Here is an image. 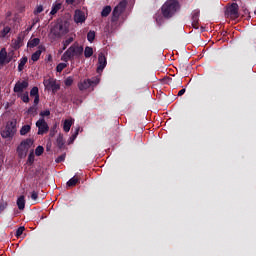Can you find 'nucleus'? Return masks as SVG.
Wrapping results in <instances>:
<instances>
[{
    "mask_svg": "<svg viewBox=\"0 0 256 256\" xmlns=\"http://www.w3.org/2000/svg\"><path fill=\"white\" fill-rule=\"evenodd\" d=\"M31 97H39V88L33 87L30 91Z\"/></svg>",
    "mask_w": 256,
    "mask_h": 256,
    "instance_id": "31",
    "label": "nucleus"
},
{
    "mask_svg": "<svg viewBox=\"0 0 256 256\" xmlns=\"http://www.w3.org/2000/svg\"><path fill=\"white\" fill-rule=\"evenodd\" d=\"M24 231H25V227L23 226L19 227L16 231V237H21Z\"/></svg>",
    "mask_w": 256,
    "mask_h": 256,
    "instance_id": "37",
    "label": "nucleus"
},
{
    "mask_svg": "<svg viewBox=\"0 0 256 256\" xmlns=\"http://www.w3.org/2000/svg\"><path fill=\"white\" fill-rule=\"evenodd\" d=\"M74 41L73 37L66 38V40L63 41V51L69 47L70 43Z\"/></svg>",
    "mask_w": 256,
    "mask_h": 256,
    "instance_id": "26",
    "label": "nucleus"
},
{
    "mask_svg": "<svg viewBox=\"0 0 256 256\" xmlns=\"http://www.w3.org/2000/svg\"><path fill=\"white\" fill-rule=\"evenodd\" d=\"M39 13H43L42 5L37 6L36 9L34 10V15H39Z\"/></svg>",
    "mask_w": 256,
    "mask_h": 256,
    "instance_id": "38",
    "label": "nucleus"
},
{
    "mask_svg": "<svg viewBox=\"0 0 256 256\" xmlns=\"http://www.w3.org/2000/svg\"><path fill=\"white\" fill-rule=\"evenodd\" d=\"M67 67V63H59L56 67V71L58 73H61V71H63V69H65Z\"/></svg>",
    "mask_w": 256,
    "mask_h": 256,
    "instance_id": "33",
    "label": "nucleus"
},
{
    "mask_svg": "<svg viewBox=\"0 0 256 256\" xmlns=\"http://www.w3.org/2000/svg\"><path fill=\"white\" fill-rule=\"evenodd\" d=\"M182 95H185V88L181 89V90L178 92V97H181Z\"/></svg>",
    "mask_w": 256,
    "mask_h": 256,
    "instance_id": "46",
    "label": "nucleus"
},
{
    "mask_svg": "<svg viewBox=\"0 0 256 256\" xmlns=\"http://www.w3.org/2000/svg\"><path fill=\"white\" fill-rule=\"evenodd\" d=\"M66 87H71L73 85V77L69 76L64 81Z\"/></svg>",
    "mask_w": 256,
    "mask_h": 256,
    "instance_id": "34",
    "label": "nucleus"
},
{
    "mask_svg": "<svg viewBox=\"0 0 256 256\" xmlns=\"http://www.w3.org/2000/svg\"><path fill=\"white\" fill-rule=\"evenodd\" d=\"M56 163H63V161H65V154L59 156L58 158H56Z\"/></svg>",
    "mask_w": 256,
    "mask_h": 256,
    "instance_id": "43",
    "label": "nucleus"
},
{
    "mask_svg": "<svg viewBox=\"0 0 256 256\" xmlns=\"http://www.w3.org/2000/svg\"><path fill=\"white\" fill-rule=\"evenodd\" d=\"M43 83L45 89H47L48 91H53L54 93H57V91L61 89V85H59V83H57V80H55L54 78L45 79Z\"/></svg>",
    "mask_w": 256,
    "mask_h": 256,
    "instance_id": "7",
    "label": "nucleus"
},
{
    "mask_svg": "<svg viewBox=\"0 0 256 256\" xmlns=\"http://www.w3.org/2000/svg\"><path fill=\"white\" fill-rule=\"evenodd\" d=\"M59 9H61V4H56L52 7V10L50 12V15H55L57 13V11H59Z\"/></svg>",
    "mask_w": 256,
    "mask_h": 256,
    "instance_id": "32",
    "label": "nucleus"
},
{
    "mask_svg": "<svg viewBox=\"0 0 256 256\" xmlns=\"http://www.w3.org/2000/svg\"><path fill=\"white\" fill-rule=\"evenodd\" d=\"M155 20L158 25H161V23H163V16H161V14H158L155 16Z\"/></svg>",
    "mask_w": 256,
    "mask_h": 256,
    "instance_id": "39",
    "label": "nucleus"
},
{
    "mask_svg": "<svg viewBox=\"0 0 256 256\" xmlns=\"http://www.w3.org/2000/svg\"><path fill=\"white\" fill-rule=\"evenodd\" d=\"M21 100L23 101V103H29V93H23L21 94Z\"/></svg>",
    "mask_w": 256,
    "mask_h": 256,
    "instance_id": "36",
    "label": "nucleus"
},
{
    "mask_svg": "<svg viewBox=\"0 0 256 256\" xmlns=\"http://www.w3.org/2000/svg\"><path fill=\"white\" fill-rule=\"evenodd\" d=\"M69 33V27L65 23H57L55 24L48 35L51 41H57V39H61L63 35H67Z\"/></svg>",
    "mask_w": 256,
    "mask_h": 256,
    "instance_id": "2",
    "label": "nucleus"
},
{
    "mask_svg": "<svg viewBox=\"0 0 256 256\" xmlns=\"http://www.w3.org/2000/svg\"><path fill=\"white\" fill-rule=\"evenodd\" d=\"M199 10H194L192 12V26L194 29H199Z\"/></svg>",
    "mask_w": 256,
    "mask_h": 256,
    "instance_id": "15",
    "label": "nucleus"
},
{
    "mask_svg": "<svg viewBox=\"0 0 256 256\" xmlns=\"http://www.w3.org/2000/svg\"><path fill=\"white\" fill-rule=\"evenodd\" d=\"M27 64V57H23L20 59L19 65H18V71H23L25 69V65Z\"/></svg>",
    "mask_w": 256,
    "mask_h": 256,
    "instance_id": "22",
    "label": "nucleus"
},
{
    "mask_svg": "<svg viewBox=\"0 0 256 256\" xmlns=\"http://www.w3.org/2000/svg\"><path fill=\"white\" fill-rule=\"evenodd\" d=\"M29 163H33L35 161V153L31 152L28 156Z\"/></svg>",
    "mask_w": 256,
    "mask_h": 256,
    "instance_id": "42",
    "label": "nucleus"
},
{
    "mask_svg": "<svg viewBox=\"0 0 256 256\" xmlns=\"http://www.w3.org/2000/svg\"><path fill=\"white\" fill-rule=\"evenodd\" d=\"M7 63H11V58L7 56V50L2 48L0 51V67L7 65Z\"/></svg>",
    "mask_w": 256,
    "mask_h": 256,
    "instance_id": "13",
    "label": "nucleus"
},
{
    "mask_svg": "<svg viewBox=\"0 0 256 256\" xmlns=\"http://www.w3.org/2000/svg\"><path fill=\"white\" fill-rule=\"evenodd\" d=\"M34 107H37V105H39V96H35L34 98Z\"/></svg>",
    "mask_w": 256,
    "mask_h": 256,
    "instance_id": "45",
    "label": "nucleus"
},
{
    "mask_svg": "<svg viewBox=\"0 0 256 256\" xmlns=\"http://www.w3.org/2000/svg\"><path fill=\"white\" fill-rule=\"evenodd\" d=\"M10 32H11V28L9 26L4 27L3 30L0 31L1 39H4V37H7L8 33Z\"/></svg>",
    "mask_w": 256,
    "mask_h": 256,
    "instance_id": "24",
    "label": "nucleus"
},
{
    "mask_svg": "<svg viewBox=\"0 0 256 256\" xmlns=\"http://www.w3.org/2000/svg\"><path fill=\"white\" fill-rule=\"evenodd\" d=\"M81 130V127H77L75 130V133H77V135H79V131Z\"/></svg>",
    "mask_w": 256,
    "mask_h": 256,
    "instance_id": "48",
    "label": "nucleus"
},
{
    "mask_svg": "<svg viewBox=\"0 0 256 256\" xmlns=\"http://www.w3.org/2000/svg\"><path fill=\"white\" fill-rule=\"evenodd\" d=\"M33 25L32 26H30V27H28L27 29H26V31H27V33H29V31H31V29H33Z\"/></svg>",
    "mask_w": 256,
    "mask_h": 256,
    "instance_id": "49",
    "label": "nucleus"
},
{
    "mask_svg": "<svg viewBox=\"0 0 256 256\" xmlns=\"http://www.w3.org/2000/svg\"><path fill=\"white\" fill-rule=\"evenodd\" d=\"M66 3L68 5H73V3H75V0H66Z\"/></svg>",
    "mask_w": 256,
    "mask_h": 256,
    "instance_id": "47",
    "label": "nucleus"
},
{
    "mask_svg": "<svg viewBox=\"0 0 256 256\" xmlns=\"http://www.w3.org/2000/svg\"><path fill=\"white\" fill-rule=\"evenodd\" d=\"M73 123H75V119L73 118L66 119L63 123V131H65V133H69V131H71V127L73 126Z\"/></svg>",
    "mask_w": 256,
    "mask_h": 256,
    "instance_id": "16",
    "label": "nucleus"
},
{
    "mask_svg": "<svg viewBox=\"0 0 256 256\" xmlns=\"http://www.w3.org/2000/svg\"><path fill=\"white\" fill-rule=\"evenodd\" d=\"M107 67V57L103 52L98 54V66H97V73H103V69Z\"/></svg>",
    "mask_w": 256,
    "mask_h": 256,
    "instance_id": "12",
    "label": "nucleus"
},
{
    "mask_svg": "<svg viewBox=\"0 0 256 256\" xmlns=\"http://www.w3.org/2000/svg\"><path fill=\"white\" fill-rule=\"evenodd\" d=\"M179 9V2H177L176 0H168L162 6L163 17H165L166 19H171V17H173V15H175V13L179 11Z\"/></svg>",
    "mask_w": 256,
    "mask_h": 256,
    "instance_id": "3",
    "label": "nucleus"
},
{
    "mask_svg": "<svg viewBox=\"0 0 256 256\" xmlns=\"http://www.w3.org/2000/svg\"><path fill=\"white\" fill-rule=\"evenodd\" d=\"M93 56V48L87 46L84 50V57H86V59H89V57Z\"/></svg>",
    "mask_w": 256,
    "mask_h": 256,
    "instance_id": "23",
    "label": "nucleus"
},
{
    "mask_svg": "<svg viewBox=\"0 0 256 256\" xmlns=\"http://www.w3.org/2000/svg\"><path fill=\"white\" fill-rule=\"evenodd\" d=\"M36 127L38 128V135H45V133L49 132V125L43 118L36 122Z\"/></svg>",
    "mask_w": 256,
    "mask_h": 256,
    "instance_id": "10",
    "label": "nucleus"
},
{
    "mask_svg": "<svg viewBox=\"0 0 256 256\" xmlns=\"http://www.w3.org/2000/svg\"><path fill=\"white\" fill-rule=\"evenodd\" d=\"M27 87H29V81L19 80L16 82L13 91L14 93L21 94L23 91H25V89H27Z\"/></svg>",
    "mask_w": 256,
    "mask_h": 256,
    "instance_id": "11",
    "label": "nucleus"
},
{
    "mask_svg": "<svg viewBox=\"0 0 256 256\" xmlns=\"http://www.w3.org/2000/svg\"><path fill=\"white\" fill-rule=\"evenodd\" d=\"M81 55H83V46L75 42L64 52L61 60L67 63V61H71V59H79Z\"/></svg>",
    "mask_w": 256,
    "mask_h": 256,
    "instance_id": "1",
    "label": "nucleus"
},
{
    "mask_svg": "<svg viewBox=\"0 0 256 256\" xmlns=\"http://www.w3.org/2000/svg\"><path fill=\"white\" fill-rule=\"evenodd\" d=\"M38 197H39V194L37 192L33 191L31 194V199L33 201H37Z\"/></svg>",
    "mask_w": 256,
    "mask_h": 256,
    "instance_id": "44",
    "label": "nucleus"
},
{
    "mask_svg": "<svg viewBox=\"0 0 256 256\" xmlns=\"http://www.w3.org/2000/svg\"><path fill=\"white\" fill-rule=\"evenodd\" d=\"M109 13H111V6H105L101 12L102 17H108Z\"/></svg>",
    "mask_w": 256,
    "mask_h": 256,
    "instance_id": "27",
    "label": "nucleus"
},
{
    "mask_svg": "<svg viewBox=\"0 0 256 256\" xmlns=\"http://www.w3.org/2000/svg\"><path fill=\"white\" fill-rule=\"evenodd\" d=\"M95 85H99V78L86 79L78 84V88L80 91H85L89 87H95Z\"/></svg>",
    "mask_w": 256,
    "mask_h": 256,
    "instance_id": "8",
    "label": "nucleus"
},
{
    "mask_svg": "<svg viewBox=\"0 0 256 256\" xmlns=\"http://www.w3.org/2000/svg\"><path fill=\"white\" fill-rule=\"evenodd\" d=\"M39 43H41V40L39 38H33L32 40L28 41V47H30V49H33V47H37V45H39Z\"/></svg>",
    "mask_w": 256,
    "mask_h": 256,
    "instance_id": "19",
    "label": "nucleus"
},
{
    "mask_svg": "<svg viewBox=\"0 0 256 256\" xmlns=\"http://www.w3.org/2000/svg\"><path fill=\"white\" fill-rule=\"evenodd\" d=\"M23 42V39L19 36L16 40H15V42H14V47L16 48V49H19V47H21V43Z\"/></svg>",
    "mask_w": 256,
    "mask_h": 256,
    "instance_id": "35",
    "label": "nucleus"
},
{
    "mask_svg": "<svg viewBox=\"0 0 256 256\" xmlns=\"http://www.w3.org/2000/svg\"><path fill=\"white\" fill-rule=\"evenodd\" d=\"M87 18L85 17V12L81 10H76L74 14V21L75 23H85V20Z\"/></svg>",
    "mask_w": 256,
    "mask_h": 256,
    "instance_id": "14",
    "label": "nucleus"
},
{
    "mask_svg": "<svg viewBox=\"0 0 256 256\" xmlns=\"http://www.w3.org/2000/svg\"><path fill=\"white\" fill-rule=\"evenodd\" d=\"M38 21H39V18H36L32 25L35 26V23H37Z\"/></svg>",
    "mask_w": 256,
    "mask_h": 256,
    "instance_id": "50",
    "label": "nucleus"
},
{
    "mask_svg": "<svg viewBox=\"0 0 256 256\" xmlns=\"http://www.w3.org/2000/svg\"><path fill=\"white\" fill-rule=\"evenodd\" d=\"M17 133V120L9 121L5 129L1 132L3 139H13Z\"/></svg>",
    "mask_w": 256,
    "mask_h": 256,
    "instance_id": "4",
    "label": "nucleus"
},
{
    "mask_svg": "<svg viewBox=\"0 0 256 256\" xmlns=\"http://www.w3.org/2000/svg\"><path fill=\"white\" fill-rule=\"evenodd\" d=\"M45 151V148H43V146H38L36 149H35V155L37 157H41V155H43V152Z\"/></svg>",
    "mask_w": 256,
    "mask_h": 256,
    "instance_id": "30",
    "label": "nucleus"
},
{
    "mask_svg": "<svg viewBox=\"0 0 256 256\" xmlns=\"http://www.w3.org/2000/svg\"><path fill=\"white\" fill-rule=\"evenodd\" d=\"M33 146V140L31 138H27L23 140L17 148V153L21 159L27 157V153H29V149Z\"/></svg>",
    "mask_w": 256,
    "mask_h": 256,
    "instance_id": "5",
    "label": "nucleus"
},
{
    "mask_svg": "<svg viewBox=\"0 0 256 256\" xmlns=\"http://www.w3.org/2000/svg\"><path fill=\"white\" fill-rule=\"evenodd\" d=\"M226 14L231 19H237L239 17V5L237 3H232L226 10Z\"/></svg>",
    "mask_w": 256,
    "mask_h": 256,
    "instance_id": "9",
    "label": "nucleus"
},
{
    "mask_svg": "<svg viewBox=\"0 0 256 256\" xmlns=\"http://www.w3.org/2000/svg\"><path fill=\"white\" fill-rule=\"evenodd\" d=\"M75 139H77V132H74L72 134V136L69 138V140H68L69 145H71V143H73V141H75Z\"/></svg>",
    "mask_w": 256,
    "mask_h": 256,
    "instance_id": "40",
    "label": "nucleus"
},
{
    "mask_svg": "<svg viewBox=\"0 0 256 256\" xmlns=\"http://www.w3.org/2000/svg\"><path fill=\"white\" fill-rule=\"evenodd\" d=\"M87 39L89 43H93V41H95V31L90 30L87 34Z\"/></svg>",
    "mask_w": 256,
    "mask_h": 256,
    "instance_id": "28",
    "label": "nucleus"
},
{
    "mask_svg": "<svg viewBox=\"0 0 256 256\" xmlns=\"http://www.w3.org/2000/svg\"><path fill=\"white\" fill-rule=\"evenodd\" d=\"M126 7L127 1L123 0L114 8L112 12V23H114V25L119 21V17H121V13L125 11Z\"/></svg>",
    "mask_w": 256,
    "mask_h": 256,
    "instance_id": "6",
    "label": "nucleus"
},
{
    "mask_svg": "<svg viewBox=\"0 0 256 256\" xmlns=\"http://www.w3.org/2000/svg\"><path fill=\"white\" fill-rule=\"evenodd\" d=\"M28 115H32L33 117H35V115H37V106H31L28 111H27Z\"/></svg>",
    "mask_w": 256,
    "mask_h": 256,
    "instance_id": "29",
    "label": "nucleus"
},
{
    "mask_svg": "<svg viewBox=\"0 0 256 256\" xmlns=\"http://www.w3.org/2000/svg\"><path fill=\"white\" fill-rule=\"evenodd\" d=\"M6 16L11 17V12H7Z\"/></svg>",
    "mask_w": 256,
    "mask_h": 256,
    "instance_id": "51",
    "label": "nucleus"
},
{
    "mask_svg": "<svg viewBox=\"0 0 256 256\" xmlns=\"http://www.w3.org/2000/svg\"><path fill=\"white\" fill-rule=\"evenodd\" d=\"M49 115H51V112L49 110L40 112L41 117H49Z\"/></svg>",
    "mask_w": 256,
    "mask_h": 256,
    "instance_id": "41",
    "label": "nucleus"
},
{
    "mask_svg": "<svg viewBox=\"0 0 256 256\" xmlns=\"http://www.w3.org/2000/svg\"><path fill=\"white\" fill-rule=\"evenodd\" d=\"M41 53H43V50H41V49L34 52L31 56V61H33L35 63V61H37L38 59L41 58Z\"/></svg>",
    "mask_w": 256,
    "mask_h": 256,
    "instance_id": "21",
    "label": "nucleus"
},
{
    "mask_svg": "<svg viewBox=\"0 0 256 256\" xmlns=\"http://www.w3.org/2000/svg\"><path fill=\"white\" fill-rule=\"evenodd\" d=\"M17 207L20 211H23V209H25V196H19L17 199Z\"/></svg>",
    "mask_w": 256,
    "mask_h": 256,
    "instance_id": "17",
    "label": "nucleus"
},
{
    "mask_svg": "<svg viewBox=\"0 0 256 256\" xmlns=\"http://www.w3.org/2000/svg\"><path fill=\"white\" fill-rule=\"evenodd\" d=\"M77 183H79V178L74 176L66 183V187H75Z\"/></svg>",
    "mask_w": 256,
    "mask_h": 256,
    "instance_id": "20",
    "label": "nucleus"
},
{
    "mask_svg": "<svg viewBox=\"0 0 256 256\" xmlns=\"http://www.w3.org/2000/svg\"><path fill=\"white\" fill-rule=\"evenodd\" d=\"M29 131H31V125H24L20 129V135H22V136L27 135V133H29Z\"/></svg>",
    "mask_w": 256,
    "mask_h": 256,
    "instance_id": "25",
    "label": "nucleus"
},
{
    "mask_svg": "<svg viewBox=\"0 0 256 256\" xmlns=\"http://www.w3.org/2000/svg\"><path fill=\"white\" fill-rule=\"evenodd\" d=\"M56 144L59 149H63V147H65V139H63V134H59L56 140Z\"/></svg>",
    "mask_w": 256,
    "mask_h": 256,
    "instance_id": "18",
    "label": "nucleus"
}]
</instances>
